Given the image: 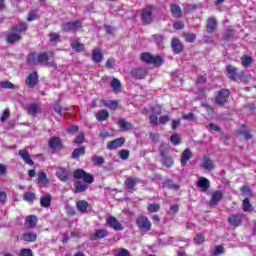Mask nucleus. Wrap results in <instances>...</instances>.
<instances>
[{
    "instance_id": "35",
    "label": "nucleus",
    "mask_w": 256,
    "mask_h": 256,
    "mask_svg": "<svg viewBox=\"0 0 256 256\" xmlns=\"http://www.w3.org/2000/svg\"><path fill=\"white\" fill-rule=\"evenodd\" d=\"M139 183V179L137 178H127L125 181V185L127 187V189H134L135 185H137Z\"/></svg>"
},
{
    "instance_id": "3",
    "label": "nucleus",
    "mask_w": 256,
    "mask_h": 256,
    "mask_svg": "<svg viewBox=\"0 0 256 256\" xmlns=\"http://www.w3.org/2000/svg\"><path fill=\"white\" fill-rule=\"evenodd\" d=\"M74 179H83L85 183H89V184L93 183L94 181L93 175L85 172V170L83 169H77L74 172Z\"/></svg>"
},
{
    "instance_id": "6",
    "label": "nucleus",
    "mask_w": 256,
    "mask_h": 256,
    "mask_svg": "<svg viewBox=\"0 0 256 256\" xmlns=\"http://www.w3.org/2000/svg\"><path fill=\"white\" fill-rule=\"evenodd\" d=\"M229 95H231V92L227 89H222L219 91L218 95L216 96V103L218 105H223L224 103H227V99H229Z\"/></svg>"
},
{
    "instance_id": "47",
    "label": "nucleus",
    "mask_w": 256,
    "mask_h": 256,
    "mask_svg": "<svg viewBox=\"0 0 256 256\" xmlns=\"http://www.w3.org/2000/svg\"><path fill=\"white\" fill-rule=\"evenodd\" d=\"M42 207H49L51 205V196H44L40 199Z\"/></svg>"
},
{
    "instance_id": "56",
    "label": "nucleus",
    "mask_w": 256,
    "mask_h": 256,
    "mask_svg": "<svg viewBox=\"0 0 256 256\" xmlns=\"http://www.w3.org/2000/svg\"><path fill=\"white\" fill-rule=\"evenodd\" d=\"M20 256H33V251L29 248H24L19 253Z\"/></svg>"
},
{
    "instance_id": "37",
    "label": "nucleus",
    "mask_w": 256,
    "mask_h": 256,
    "mask_svg": "<svg viewBox=\"0 0 256 256\" xmlns=\"http://www.w3.org/2000/svg\"><path fill=\"white\" fill-rule=\"evenodd\" d=\"M203 167H204V169H206L207 171H213V168L215 167L214 165H213V162L211 161V159H209V158H204V160H203Z\"/></svg>"
},
{
    "instance_id": "64",
    "label": "nucleus",
    "mask_w": 256,
    "mask_h": 256,
    "mask_svg": "<svg viewBox=\"0 0 256 256\" xmlns=\"http://www.w3.org/2000/svg\"><path fill=\"white\" fill-rule=\"evenodd\" d=\"M59 34L57 33H50V41L51 43H57L59 41Z\"/></svg>"
},
{
    "instance_id": "28",
    "label": "nucleus",
    "mask_w": 256,
    "mask_h": 256,
    "mask_svg": "<svg viewBox=\"0 0 256 256\" xmlns=\"http://www.w3.org/2000/svg\"><path fill=\"white\" fill-rule=\"evenodd\" d=\"M76 207L80 213H87V207H89V203L85 200H80L76 203Z\"/></svg>"
},
{
    "instance_id": "34",
    "label": "nucleus",
    "mask_w": 256,
    "mask_h": 256,
    "mask_svg": "<svg viewBox=\"0 0 256 256\" xmlns=\"http://www.w3.org/2000/svg\"><path fill=\"white\" fill-rule=\"evenodd\" d=\"M208 33H213L217 29V20L215 18H209L207 21Z\"/></svg>"
},
{
    "instance_id": "51",
    "label": "nucleus",
    "mask_w": 256,
    "mask_h": 256,
    "mask_svg": "<svg viewBox=\"0 0 256 256\" xmlns=\"http://www.w3.org/2000/svg\"><path fill=\"white\" fill-rule=\"evenodd\" d=\"M170 141L174 145H179L181 143V137L178 134H174L170 137Z\"/></svg>"
},
{
    "instance_id": "59",
    "label": "nucleus",
    "mask_w": 256,
    "mask_h": 256,
    "mask_svg": "<svg viewBox=\"0 0 256 256\" xmlns=\"http://www.w3.org/2000/svg\"><path fill=\"white\" fill-rule=\"evenodd\" d=\"M223 252H224L223 246H216L215 249L213 250V255L219 256V255H222Z\"/></svg>"
},
{
    "instance_id": "48",
    "label": "nucleus",
    "mask_w": 256,
    "mask_h": 256,
    "mask_svg": "<svg viewBox=\"0 0 256 256\" xmlns=\"http://www.w3.org/2000/svg\"><path fill=\"white\" fill-rule=\"evenodd\" d=\"M24 199H25V201H28L29 203H32V201L35 200V193L25 192L24 193Z\"/></svg>"
},
{
    "instance_id": "42",
    "label": "nucleus",
    "mask_w": 256,
    "mask_h": 256,
    "mask_svg": "<svg viewBox=\"0 0 256 256\" xmlns=\"http://www.w3.org/2000/svg\"><path fill=\"white\" fill-rule=\"evenodd\" d=\"M105 107H108V109H112L115 111L119 107V103L115 100H108L105 102Z\"/></svg>"
},
{
    "instance_id": "10",
    "label": "nucleus",
    "mask_w": 256,
    "mask_h": 256,
    "mask_svg": "<svg viewBox=\"0 0 256 256\" xmlns=\"http://www.w3.org/2000/svg\"><path fill=\"white\" fill-rule=\"evenodd\" d=\"M37 81H39V75L37 74V72L30 73L26 78V84L30 88L35 87L37 85Z\"/></svg>"
},
{
    "instance_id": "33",
    "label": "nucleus",
    "mask_w": 256,
    "mask_h": 256,
    "mask_svg": "<svg viewBox=\"0 0 256 256\" xmlns=\"http://www.w3.org/2000/svg\"><path fill=\"white\" fill-rule=\"evenodd\" d=\"M0 87L2 89H19V86L11 83V81H9V80L1 81Z\"/></svg>"
},
{
    "instance_id": "58",
    "label": "nucleus",
    "mask_w": 256,
    "mask_h": 256,
    "mask_svg": "<svg viewBox=\"0 0 256 256\" xmlns=\"http://www.w3.org/2000/svg\"><path fill=\"white\" fill-rule=\"evenodd\" d=\"M150 123H151V125H158L159 117H157L156 114H150Z\"/></svg>"
},
{
    "instance_id": "62",
    "label": "nucleus",
    "mask_w": 256,
    "mask_h": 256,
    "mask_svg": "<svg viewBox=\"0 0 256 256\" xmlns=\"http://www.w3.org/2000/svg\"><path fill=\"white\" fill-rule=\"evenodd\" d=\"M116 256H131V252H129L125 248H122V249H120V251L117 253Z\"/></svg>"
},
{
    "instance_id": "21",
    "label": "nucleus",
    "mask_w": 256,
    "mask_h": 256,
    "mask_svg": "<svg viewBox=\"0 0 256 256\" xmlns=\"http://www.w3.org/2000/svg\"><path fill=\"white\" fill-rule=\"evenodd\" d=\"M27 109L29 115H32L33 117H35V115H38V113H41V106L37 104H29Z\"/></svg>"
},
{
    "instance_id": "41",
    "label": "nucleus",
    "mask_w": 256,
    "mask_h": 256,
    "mask_svg": "<svg viewBox=\"0 0 256 256\" xmlns=\"http://www.w3.org/2000/svg\"><path fill=\"white\" fill-rule=\"evenodd\" d=\"M110 85L115 93H118V91L121 89V81H119L117 78H114Z\"/></svg>"
},
{
    "instance_id": "44",
    "label": "nucleus",
    "mask_w": 256,
    "mask_h": 256,
    "mask_svg": "<svg viewBox=\"0 0 256 256\" xmlns=\"http://www.w3.org/2000/svg\"><path fill=\"white\" fill-rule=\"evenodd\" d=\"M241 61H242L243 67H249V65H251V63H253V58H251V57L248 56V55H244V56L241 58Z\"/></svg>"
},
{
    "instance_id": "16",
    "label": "nucleus",
    "mask_w": 256,
    "mask_h": 256,
    "mask_svg": "<svg viewBox=\"0 0 256 256\" xmlns=\"http://www.w3.org/2000/svg\"><path fill=\"white\" fill-rule=\"evenodd\" d=\"M146 75H147V70L143 68H136L132 70V77H135L136 79H145Z\"/></svg>"
},
{
    "instance_id": "19",
    "label": "nucleus",
    "mask_w": 256,
    "mask_h": 256,
    "mask_svg": "<svg viewBox=\"0 0 256 256\" xmlns=\"http://www.w3.org/2000/svg\"><path fill=\"white\" fill-rule=\"evenodd\" d=\"M242 209L244 213H253L255 208L253 207L251 202H249V198H245L242 201Z\"/></svg>"
},
{
    "instance_id": "40",
    "label": "nucleus",
    "mask_w": 256,
    "mask_h": 256,
    "mask_svg": "<svg viewBox=\"0 0 256 256\" xmlns=\"http://www.w3.org/2000/svg\"><path fill=\"white\" fill-rule=\"evenodd\" d=\"M71 47L72 49H74V51H77L78 53H80V51H83V49H85V46L77 40L71 43Z\"/></svg>"
},
{
    "instance_id": "1",
    "label": "nucleus",
    "mask_w": 256,
    "mask_h": 256,
    "mask_svg": "<svg viewBox=\"0 0 256 256\" xmlns=\"http://www.w3.org/2000/svg\"><path fill=\"white\" fill-rule=\"evenodd\" d=\"M25 31H27V23H20L18 26L12 27L11 33L6 37L7 43L21 41V33H25Z\"/></svg>"
},
{
    "instance_id": "60",
    "label": "nucleus",
    "mask_w": 256,
    "mask_h": 256,
    "mask_svg": "<svg viewBox=\"0 0 256 256\" xmlns=\"http://www.w3.org/2000/svg\"><path fill=\"white\" fill-rule=\"evenodd\" d=\"M7 165L0 164V177H5L7 175Z\"/></svg>"
},
{
    "instance_id": "61",
    "label": "nucleus",
    "mask_w": 256,
    "mask_h": 256,
    "mask_svg": "<svg viewBox=\"0 0 256 256\" xmlns=\"http://www.w3.org/2000/svg\"><path fill=\"white\" fill-rule=\"evenodd\" d=\"M205 241V237L201 234H197L196 237L194 238V243H197V245H201Z\"/></svg>"
},
{
    "instance_id": "50",
    "label": "nucleus",
    "mask_w": 256,
    "mask_h": 256,
    "mask_svg": "<svg viewBox=\"0 0 256 256\" xmlns=\"http://www.w3.org/2000/svg\"><path fill=\"white\" fill-rule=\"evenodd\" d=\"M92 161L94 165H103L105 163V159H103V157L101 156H94L92 158Z\"/></svg>"
},
{
    "instance_id": "25",
    "label": "nucleus",
    "mask_w": 256,
    "mask_h": 256,
    "mask_svg": "<svg viewBox=\"0 0 256 256\" xmlns=\"http://www.w3.org/2000/svg\"><path fill=\"white\" fill-rule=\"evenodd\" d=\"M107 235H109V232L105 229H100L97 230L93 235H92V239L94 241H97V239H103L105 237H107Z\"/></svg>"
},
{
    "instance_id": "18",
    "label": "nucleus",
    "mask_w": 256,
    "mask_h": 256,
    "mask_svg": "<svg viewBox=\"0 0 256 256\" xmlns=\"http://www.w3.org/2000/svg\"><path fill=\"white\" fill-rule=\"evenodd\" d=\"M50 149H59L62 147L63 143H61V139L59 137H52L50 138L49 142Z\"/></svg>"
},
{
    "instance_id": "14",
    "label": "nucleus",
    "mask_w": 256,
    "mask_h": 256,
    "mask_svg": "<svg viewBox=\"0 0 256 256\" xmlns=\"http://www.w3.org/2000/svg\"><path fill=\"white\" fill-rule=\"evenodd\" d=\"M221 199H223V193L219 190L215 191L212 193V198L210 200V206L214 207V205H217V203H219V201H221Z\"/></svg>"
},
{
    "instance_id": "32",
    "label": "nucleus",
    "mask_w": 256,
    "mask_h": 256,
    "mask_svg": "<svg viewBox=\"0 0 256 256\" xmlns=\"http://www.w3.org/2000/svg\"><path fill=\"white\" fill-rule=\"evenodd\" d=\"M29 65H39V54L31 53L28 55Z\"/></svg>"
},
{
    "instance_id": "53",
    "label": "nucleus",
    "mask_w": 256,
    "mask_h": 256,
    "mask_svg": "<svg viewBox=\"0 0 256 256\" xmlns=\"http://www.w3.org/2000/svg\"><path fill=\"white\" fill-rule=\"evenodd\" d=\"M195 39H197V36H195V34H192V33L185 34V41H187L188 43H193Z\"/></svg>"
},
{
    "instance_id": "17",
    "label": "nucleus",
    "mask_w": 256,
    "mask_h": 256,
    "mask_svg": "<svg viewBox=\"0 0 256 256\" xmlns=\"http://www.w3.org/2000/svg\"><path fill=\"white\" fill-rule=\"evenodd\" d=\"M192 156L193 153L191 152V150L185 149L181 155V165L185 167V165H187V161H189V159H191Z\"/></svg>"
},
{
    "instance_id": "46",
    "label": "nucleus",
    "mask_w": 256,
    "mask_h": 256,
    "mask_svg": "<svg viewBox=\"0 0 256 256\" xmlns=\"http://www.w3.org/2000/svg\"><path fill=\"white\" fill-rule=\"evenodd\" d=\"M159 209H161V206L157 203L150 204L147 207V210L149 211V213H157V211H159Z\"/></svg>"
},
{
    "instance_id": "11",
    "label": "nucleus",
    "mask_w": 256,
    "mask_h": 256,
    "mask_svg": "<svg viewBox=\"0 0 256 256\" xmlns=\"http://www.w3.org/2000/svg\"><path fill=\"white\" fill-rule=\"evenodd\" d=\"M79 27H81L80 21L68 22L62 25L64 31H77Z\"/></svg>"
},
{
    "instance_id": "30",
    "label": "nucleus",
    "mask_w": 256,
    "mask_h": 256,
    "mask_svg": "<svg viewBox=\"0 0 256 256\" xmlns=\"http://www.w3.org/2000/svg\"><path fill=\"white\" fill-rule=\"evenodd\" d=\"M170 11H171L173 17H176V18L181 17V7L179 5L171 4Z\"/></svg>"
},
{
    "instance_id": "26",
    "label": "nucleus",
    "mask_w": 256,
    "mask_h": 256,
    "mask_svg": "<svg viewBox=\"0 0 256 256\" xmlns=\"http://www.w3.org/2000/svg\"><path fill=\"white\" fill-rule=\"evenodd\" d=\"M37 225V217L30 215L25 220V227L31 229V227H35Z\"/></svg>"
},
{
    "instance_id": "12",
    "label": "nucleus",
    "mask_w": 256,
    "mask_h": 256,
    "mask_svg": "<svg viewBox=\"0 0 256 256\" xmlns=\"http://www.w3.org/2000/svg\"><path fill=\"white\" fill-rule=\"evenodd\" d=\"M19 156L27 165H35V162H33V159H31V155H29L27 150H19Z\"/></svg>"
},
{
    "instance_id": "8",
    "label": "nucleus",
    "mask_w": 256,
    "mask_h": 256,
    "mask_svg": "<svg viewBox=\"0 0 256 256\" xmlns=\"http://www.w3.org/2000/svg\"><path fill=\"white\" fill-rule=\"evenodd\" d=\"M243 221L242 214H233L228 218V223L232 225V227H239Z\"/></svg>"
},
{
    "instance_id": "63",
    "label": "nucleus",
    "mask_w": 256,
    "mask_h": 256,
    "mask_svg": "<svg viewBox=\"0 0 256 256\" xmlns=\"http://www.w3.org/2000/svg\"><path fill=\"white\" fill-rule=\"evenodd\" d=\"M119 157L122 158L123 160L129 159V151L128 150H121L119 152Z\"/></svg>"
},
{
    "instance_id": "52",
    "label": "nucleus",
    "mask_w": 256,
    "mask_h": 256,
    "mask_svg": "<svg viewBox=\"0 0 256 256\" xmlns=\"http://www.w3.org/2000/svg\"><path fill=\"white\" fill-rule=\"evenodd\" d=\"M162 113V108L160 105H155L152 109H151V114L152 115H161Z\"/></svg>"
},
{
    "instance_id": "5",
    "label": "nucleus",
    "mask_w": 256,
    "mask_h": 256,
    "mask_svg": "<svg viewBox=\"0 0 256 256\" xmlns=\"http://www.w3.org/2000/svg\"><path fill=\"white\" fill-rule=\"evenodd\" d=\"M50 57H53V54L40 53L38 54V65H46L47 67H55V63L49 62Z\"/></svg>"
},
{
    "instance_id": "24",
    "label": "nucleus",
    "mask_w": 256,
    "mask_h": 256,
    "mask_svg": "<svg viewBox=\"0 0 256 256\" xmlns=\"http://www.w3.org/2000/svg\"><path fill=\"white\" fill-rule=\"evenodd\" d=\"M23 241H28L29 243H33L37 241V234L35 232H26L22 236Z\"/></svg>"
},
{
    "instance_id": "23",
    "label": "nucleus",
    "mask_w": 256,
    "mask_h": 256,
    "mask_svg": "<svg viewBox=\"0 0 256 256\" xmlns=\"http://www.w3.org/2000/svg\"><path fill=\"white\" fill-rule=\"evenodd\" d=\"M171 47L174 51V53H181L183 51V44L178 39H173L171 42Z\"/></svg>"
},
{
    "instance_id": "7",
    "label": "nucleus",
    "mask_w": 256,
    "mask_h": 256,
    "mask_svg": "<svg viewBox=\"0 0 256 256\" xmlns=\"http://www.w3.org/2000/svg\"><path fill=\"white\" fill-rule=\"evenodd\" d=\"M107 225L114 229L115 231H123V225L119 222V220L113 216H110L106 220Z\"/></svg>"
},
{
    "instance_id": "29",
    "label": "nucleus",
    "mask_w": 256,
    "mask_h": 256,
    "mask_svg": "<svg viewBox=\"0 0 256 256\" xmlns=\"http://www.w3.org/2000/svg\"><path fill=\"white\" fill-rule=\"evenodd\" d=\"M97 121H107L109 119V111L103 109L96 114Z\"/></svg>"
},
{
    "instance_id": "2",
    "label": "nucleus",
    "mask_w": 256,
    "mask_h": 256,
    "mask_svg": "<svg viewBox=\"0 0 256 256\" xmlns=\"http://www.w3.org/2000/svg\"><path fill=\"white\" fill-rule=\"evenodd\" d=\"M141 59L145 63H151L152 65H161L163 63V58L161 56H153L147 52L141 54Z\"/></svg>"
},
{
    "instance_id": "9",
    "label": "nucleus",
    "mask_w": 256,
    "mask_h": 256,
    "mask_svg": "<svg viewBox=\"0 0 256 256\" xmlns=\"http://www.w3.org/2000/svg\"><path fill=\"white\" fill-rule=\"evenodd\" d=\"M125 143V138H117L113 141L108 142L107 149L113 151V149H119Z\"/></svg>"
},
{
    "instance_id": "27",
    "label": "nucleus",
    "mask_w": 256,
    "mask_h": 256,
    "mask_svg": "<svg viewBox=\"0 0 256 256\" xmlns=\"http://www.w3.org/2000/svg\"><path fill=\"white\" fill-rule=\"evenodd\" d=\"M87 184L86 183H83L81 181H77L75 184H74V189L76 191V193H83L85 191H87Z\"/></svg>"
},
{
    "instance_id": "22",
    "label": "nucleus",
    "mask_w": 256,
    "mask_h": 256,
    "mask_svg": "<svg viewBox=\"0 0 256 256\" xmlns=\"http://www.w3.org/2000/svg\"><path fill=\"white\" fill-rule=\"evenodd\" d=\"M151 19V6H148L142 11V20L144 23H151Z\"/></svg>"
},
{
    "instance_id": "15",
    "label": "nucleus",
    "mask_w": 256,
    "mask_h": 256,
    "mask_svg": "<svg viewBox=\"0 0 256 256\" xmlns=\"http://www.w3.org/2000/svg\"><path fill=\"white\" fill-rule=\"evenodd\" d=\"M197 185L200 189H202V191H207V189H209L211 183L209 182V179L200 177L198 179Z\"/></svg>"
},
{
    "instance_id": "4",
    "label": "nucleus",
    "mask_w": 256,
    "mask_h": 256,
    "mask_svg": "<svg viewBox=\"0 0 256 256\" xmlns=\"http://www.w3.org/2000/svg\"><path fill=\"white\" fill-rule=\"evenodd\" d=\"M136 223L141 231H151V221H149V218H147V216H140L136 220Z\"/></svg>"
},
{
    "instance_id": "57",
    "label": "nucleus",
    "mask_w": 256,
    "mask_h": 256,
    "mask_svg": "<svg viewBox=\"0 0 256 256\" xmlns=\"http://www.w3.org/2000/svg\"><path fill=\"white\" fill-rule=\"evenodd\" d=\"M154 39H155L158 47H163V36L156 34V35H154Z\"/></svg>"
},
{
    "instance_id": "45",
    "label": "nucleus",
    "mask_w": 256,
    "mask_h": 256,
    "mask_svg": "<svg viewBox=\"0 0 256 256\" xmlns=\"http://www.w3.org/2000/svg\"><path fill=\"white\" fill-rule=\"evenodd\" d=\"M177 213H179V204L170 205L168 215L173 216V215H177Z\"/></svg>"
},
{
    "instance_id": "54",
    "label": "nucleus",
    "mask_w": 256,
    "mask_h": 256,
    "mask_svg": "<svg viewBox=\"0 0 256 256\" xmlns=\"http://www.w3.org/2000/svg\"><path fill=\"white\" fill-rule=\"evenodd\" d=\"M164 187H168V189H174L175 191H177V189H179V185L173 184V182H171V181L164 182Z\"/></svg>"
},
{
    "instance_id": "39",
    "label": "nucleus",
    "mask_w": 256,
    "mask_h": 256,
    "mask_svg": "<svg viewBox=\"0 0 256 256\" xmlns=\"http://www.w3.org/2000/svg\"><path fill=\"white\" fill-rule=\"evenodd\" d=\"M162 163L165 167H171L173 165V158L165 156L164 153H161Z\"/></svg>"
},
{
    "instance_id": "20",
    "label": "nucleus",
    "mask_w": 256,
    "mask_h": 256,
    "mask_svg": "<svg viewBox=\"0 0 256 256\" xmlns=\"http://www.w3.org/2000/svg\"><path fill=\"white\" fill-rule=\"evenodd\" d=\"M118 126L122 131H131L133 129L131 122H127L125 119H120L118 121Z\"/></svg>"
},
{
    "instance_id": "13",
    "label": "nucleus",
    "mask_w": 256,
    "mask_h": 256,
    "mask_svg": "<svg viewBox=\"0 0 256 256\" xmlns=\"http://www.w3.org/2000/svg\"><path fill=\"white\" fill-rule=\"evenodd\" d=\"M92 61H94V63H101V61H103V52L101 51V48H95L92 51Z\"/></svg>"
},
{
    "instance_id": "55",
    "label": "nucleus",
    "mask_w": 256,
    "mask_h": 256,
    "mask_svg": "<svg viewBox=\"0 0 256 256\" xmlns=\"http://www.w3.org/2000/svg\"><path fill=\"white\" fill-rule=\"evenodd\" d=\"M10 115H11V112H9V110H4L2 113V116L0 118L1 123H5V121H7V119H9Z\"/></svg>"
},
{
    "instance_id": "31",
    "label": "nucleus",
    "mask_w": 256,
    "mask_h": 256,
    "mask_svg": "<svg viewBox=\"0 0 256 256\" xmlns=\"http://www.w3.org/2000/svg\"><path fill=\"white\" fill-rule=\"evenodd\" d=\"M38 183L39 185H41V187H44V185H47V183H49V179L47 178V174L45 172H39Z\"/></svg>"
},
{
    "instance_id": "43",
    "label": "nucleus",
    "mask_w": 256,
    "mask_h": 256,
    "mask_svg": "<svg viewBox=\"0 0 256 256\" xmlns=\"http://www.w3.org/2000/svg\"><path fill=\"white\" fill-rule=\"evenodd\" d=\"M56 175L60 181H67L69 179V176L67 175V172L65 170H59L56 172Z\"/></svg>"
},
{
    "instance_id": "38",
    "label": "nucleus",
    "mask_w": 256,
    "mask_h": 256,
    "mask_svg": "<svg viewBox=\"0 0 256 256\" xmlns=\"http://www.w3.org/2000/svg\"><path fill=\"white\" fill-rule=\"evenodd\" d=\"M227 73L230 79H235L237 77V68L231 65L227 66Z\"/></svg>"
},
{
    "instance_id": "36",
    "label": "nucleus",
    "mask_w": 256,
    "mask_h": 256,
    "mask_svg": "<svg viewBox=\"0 0 256 256\" xmlns=\"http://www.w3.org/2000/svg\"><path fill=\"white\" fill-rule=\"evenodd\" d=\"M81 155H85V148L84 147L76 148L72 152V159H79V157H81Z\"/></svg>"
},
{
    "instance_id": "49",
    "label": "nucleus",
    "mask_w": 256,
    "mask_h": 256,
    "mask_svg": "<svg viewBox=\"0 0 256 256\" xmlns=\"http://www.w3.org/2000/svg\"><path fill=\"white\" fill-rule=\"evenodd\" d=\"M241 192L244 197H251L253 195V193L251 192V188H249L248 186L242 187Z\"/></svg>"
}]
</instances>
